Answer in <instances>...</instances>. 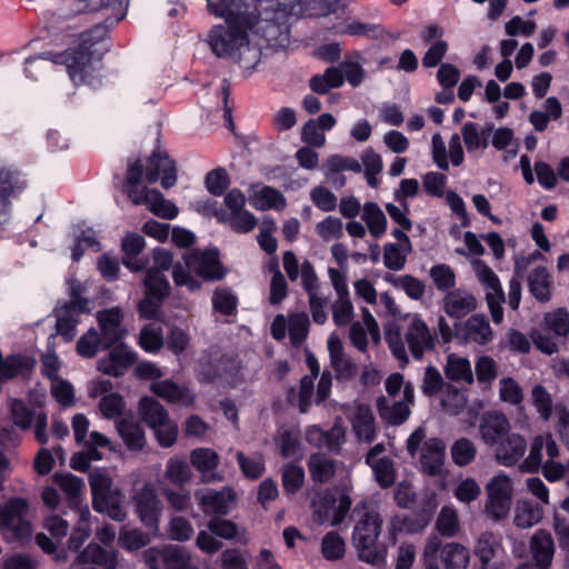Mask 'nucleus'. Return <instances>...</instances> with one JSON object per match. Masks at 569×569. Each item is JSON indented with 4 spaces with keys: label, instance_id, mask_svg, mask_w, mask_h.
<instances>
[{
    "label": "nucleus",
    "instance_id": "1",
    "mask_svg": "<svg viewBox=\"0 0 569 569\" xmlns=\"http://www.w3.org/2000/svg\"><path fill=\"white\" fill-rule=\"evenodd\" d=\"M106 36L107 29L103 26H96L90 31L80 34L77 48H69L57 53L44 51L39 57L42 60L66 66L69 78L76 86L87 84L96 88L101 84L99 69L106 49L100 47Z\"/></svg>",
    "mask_w": 569,
    "mask_h": 569
},
{
    "label": "nucleus",
    "instance_id": "2",
    "mask_svg": "<svg viewBox=\"0 0 569 569\" xmlns=\"http://www.w3.org/2000/svg\"><path fill=\"white\" fill-rule=\"evenodd\" d=\"M207 43L217 58L229 59L240 66L244 77H249L261 59V46L249 40V29L227 23L213 26Z\"/></svg>",
    "mask_w": 569,
    "mask_h": 569
},
{
    "label": "nucleus",
    "instance_id": "3",
    "mask_svg": "<svg viewBox=\"0 0 569 569\" xmlns=\"http://www.w3.org/2000/svg\"><path fill=\"white\" fill-rule=\"evenodd\" d=\"M352 518L356 521L352 541L359 558L375 567H385L387 548L378 543L383 523L378 503L369 499L360 500L352 510Z\"/></svg>",
    "mask_w": 569,
    "mask_h": 569
},
{
    "label": "nucleus",
    "instance_id": "4",
    "mask_svg": "<svg viewBox=\"0 0 569 569\" xmlns=\"http://www.w3.org/2000/svg\"><path fill=\"white\" fill-rule=\"evenodd\" d=\"M385 339L391 353L405 367L409 362L406 343L412 357L420 360L423 355L436 346L437 336L427 322L417 313L406 318L403 333L397 327H389L385 331Z\"/></svg>",
    "mask_w": 569,
    "mask_h": 569
},
{
    "label": "nucleus",
    "instance_id": "5",
    "mask_svg": "<svg viewBox=\"0 0 569 569\" xmlns=\"http://www.w3.org/2000/svg\"><path fill=\"white\" fill-rule=\"evenodd\" d=\"M218 281L226 276V269L220 261L217 249L192 250L183 256V263L178 262L172 267V278L177 287H186L189 291L201 289V281Z\"/></svg>",
    "mask_w": 569,
    "mask_h": 569
},
{
    "label": "nucleus",
    "instance_id": "6",
    "mask_svg": "<svg viewBox=\"0 0 569 569\" xmlns=\"http://www.w3.org/2000/svg\"><path fill=\"white\" fill-rule=\"evenodd\" d=\"M293 7L283 3L266 7L258 11L253 28L249 29L259 37L266 47L283 49L289 44L290 24L293 19Z\"/></svg>",
    "mask_w": 569,
    "mask_h": 569
},
{
    "label": "nucleus",
    "instance_id": "7",
    "mask_svg": "<svg viewBox=\"0 0 569 569\" xmlns=\"http://www.w3.org/2000/svg\"><path fill=\"white\" fill-rule=\"evenodd\" d=\"M142 178L143 167L140 159L129 161L123 191L132 203L146 204L152 213L163 219L176 218L179 210L174 203L164 199L160 191L141 186Z\"/></svg>",
    "mask_w": 569,
    "mask_h": 569
},
{
    "label": "nucleus",
    "instance_id": "8",
    "mask_svg": "<svg viewBox=\"0 0 569 569\" xmlns=\"http://www.w3.org/2000/svg\"><path fill=\"white\" fill-rule=\"evenodd\" d=\"M0 533L8 543L16 546L31 540L33 528L26 499L13 497L0 506Z\"/></svg>",
    "mask_w": 569,
    "mask_h": 569
},
{
    "label": "nucleus",
    "instance_id": "9",
    "mask_svg": "<svg viewBox=\"0 0 569 569\" xmlns=\"http://www.w3.org/2000/svg\"><path fill=\"white\" fill-rule=\"evenodd\" d=\"M543 254L535 250L527 256L515 258L513 271L517 278L527 279L529 292L540 302L551 299V276L545 266L536 264Z\"/></svg>",
    "mask_w": 569,
    "mask_h": 569
},
{
    "label": "nucleus",
    "instance_id": "10",
    "mask_svg": "<svg viewBox=\"0 0 569 569\" xmlns=\"http://www.w3.org/2000/svg\"><path fill=\"white\" fill-rule=\"evenodd\" d=\"M260 0H209V12L224 23L252 29Z\"/></svg>",
    "mask_w": 569,
    "mask_h": 569
},
{
    "label": "nucleus",
    "instance_id": "11",
    "mask_svg": "<svg viewBox=\"0 0 569 569\" xmlns=\"http://www.w3.org/2000/svg\"><path fill=\"white\" fill-rule=\"evenodd\" d=\"M542 331L533 338L536 347L546 355L558 351V342L569 333V312L566 308H557L547 312L541 323Z\"/></svg>",
    "mask_w": 569,
    "mask_h": 569
},
{
    "label": "nucleus",
    "instance_id": "12",
    "mask_svg": "<svg viewBox=\"0 0 569 569\" xmlns=\"http://www.w3.org/2000/svg\"><path fill=\"white\" fill-rule=\"evenodd\" d=\"M27 187V180L19 170L0 164V232L4 231L11 221L12 200Z\"/></svg>",
    "mask_w": 569,
    "mask_h": 569
},
{
    "label": "nucleus",
    "instance_id": "13",
    "mask_svg": "<svg viewBox=\"0 0 569 569\" xmlns=\"http://www.w3.org/2000/svg\"><path fill=\"white\" fill-rule=\"evenodd\" d=\"M240 362L231 356L206 355L200 358L197 376L201 382L224 380L233 382L240 373Z\"/></svg>",
    "mask_w": 569,
    "mask_h": 569
},
{
    "label": "nucleus",
    "instance_id": "14",
    "mask_svg": "<svg viewBox=\"0 0 569 569\" xmlns=\"http://www.w3.org/2000/svg\"><path fill=\"white\" fill-rule=\"evenodd\" d=\"M471 264L478 280L487 289L486 300L493 322L501 323L503 320L502 303L506 301V297L498 276L478 258L473 259Z\"/></svg>",
    "mask_w": 569,
    "mask_h": 569
},
{
    "label": "nucleus",
    "instance_id": "15",
    "mask_svg": "<svg viewBox=\"0 0 569 569\" xmlns=\"http://www.w3.org/2000/svg\"><path fill=\"white\" fill-rule=\"evenodd\" d=\"M328 276L336 292V300L331 306L332 320L338 327L351 323L355 309L350 298V292L345 272L329 268Z\"/></svg>",
    "mask_w": 569,
    "mask_h": 569
},
{
    "label": "nucleus",
    "instance_id": "16",
    "mask_svg": "<svg viewBox=\"0 0 569 569\" xmlns=\"http://www.w3.org/2000/svg\"><path fill=\"white\" fill-rule=\"evenodd\" d=\"M415 389L412 383L407 382L402 390L401 398L377 399V409L382 420L392 426L402 425L410 416V406L413 403Z\"/></svg>",
    "mask_w": 569,
    "mask_h": 569
},
{
    "label": "nucleus",
    "instance_id": "17",
    "mask_svg": "<svg viewBox=\"0 0 569 569\" xmlns=\"http://www.w3.org/2000/svg\"><path fill=\"white\" fill-rule=\"evenodd\" d=\"M10 410L13 423L17 427L28 429L33 426L36 439L40 443L48 442L47 415L42 409L28 406L22 400L13 399L11 400Z\"/></svg>",
    "mask_w": 569,
    "mask_h": 569
},
{
    "label": "nucleus",
    "instance_id": "18",
    "mask_svg": "<svg viewBox=\"0 0 569 569\" xmlns=\"http://www.w3.org/2000/svg\"><path fill=\"white\" fill-rule=\"evenodd\" d=\"M136 509L141 522L153 531L159 529V517L162 503L152 483H146L133 496Z\"/></svg>",
    "mask_w": 569,
    "mask_h": 569
},
{
    "label": "nucleus",
    "instance_id": "19",
    "mask_svg": "<svg viewBox=\"0 0 569 569\" xmlns=\"http://www.w3.org/2000/svg\"><path fill=\"white\" fill-rule=\"evenodd\" d=\"M455 337L462 343L485 346L493 340V330L483 315H472L456 326Z\"/></svg>",
    "mask_w": 569,
    "mask_h": 569
},
{
    "label": "nucleus",
    "instance_id": "20",
    "mask_svg": "<svg viewBox=\"0 0 569 569\" xmlns=\"http://www.w3.org/2000/svg\"><path fill=\"white\" fill-rule=\"evenodd\" d=\"M89 301L83 298L73 297V299L57 310L56 330L66 342H70L77 335V323L80 313L88 310Z\"/></svg>",
    "mask_w": 569,
    "mask_h": 569
},
{
    "label": "nucleus",
    "instance_id": "21",
    "mask_svg": "<svg viewBox=\"0 0 569 569\" xmlns=\"http://www.w3.org/2000/svg\"><path fill=\"white\" fill-rule=\"evenodd\" d=\"M160 174H162L161 186L164 189H169L176 184L177 168L174 161L161 150H156L148 159L144 178L148 183H154Z\"/></svg>",
    "mask_w": 569,
    "mask_h": 569
},
{
    "label": "nucleus",
    "instance_id": "22",
    "mask_svg": "<svg viewBox=\"0 0 569 569\" xmlns=\"http://www.w3.org/2000/svg\"><path fill=\"white\" fill-rule=\"evenodd\" d=\"M97 320L106 349L112 348L127 335V330L122 325L123 313L119 307L99 311Z\"/></svg>",
    "mask_w": 569,
    "mask_h": 569
},
{
    "label": "nucleus",
    "instance_id": "23",
    "mask_svg": "<svg viewBox=\"0 0 569 569\" xmlns=\"http://www.w3.org/2000/svg\"><path fill=\"white\" fill-rule=\"evenodd\" d=\"M543 450L547 460H555L559 457V446L550 433L538 435L532 439L529 455L520 466L521 470L525 472H537L541 467Z\"/></svg>",
    "mask_w": 569,
    "mask_h": 569
},
{
    "label": "nucleus",
    "instance_id": "24",
    "mask_svg": "<svg viewBox=\"0 0 569 569\" xmlns=\"http://www.w3.org/2000/svg\"><path fill=\"white\" fill-rule=\"evenodd\" d=\"M196 498L204 513L226 515L236 500V492L230 487H224L219 491L200 489L196 491Z\"/></svg>",
    "mask_w": 569,
    "mask_h": 569
},
{
    "label": "nucleus",
    "instance_id": "25",
    "mask_svg": "<svg viewBox=\"0 0 569 569\" xmlns=\"http://www.w3.org/2000/svg\"><path fill=\"white\" fill-rule=\"evenodd\" d=\"M361 169L362 164L357 159L340 154H332L322 163V171L327 182L337 190L346 184L343 171L359 173Z\"/></svg>",
    "mask_w": 569,
    "mask_h": 569
},
{
    "label": "nucleus",
    "instance_id": "26",
    "mask_svg": "<svg viewBox=\"0 0 569 569\" xmlns=\"http://www.w3.org/2000/svg\"><path fill=\"white\" fill-rule=\"evenodd\" d=\"M137 359V353L123 343L113 346L109 355L98 362V369L109 376L119 377L131 367Z\"/></svg>",
    "mask_w": 569,
    "mask_h": 569
},
{
    "label": "nucleus",
    "instance_id": "27",
    "mask_svg": "<svg viewBox=\"0 0 569 569\" xmlns=\"http://www.w3.org/2000/svg\"><path fill=\"white\" fill-rule=\"evenodd\" d=\"M479 432L483 442L493 447L510 433V422L501 412H487L481 418Z\"/></svg>",
    "mask_w": 569,
    "mask_h": 569
},
{
    "label": "nucleus",
    "instance_id": "28",
    "mask_svg": "<svg viewBox=\"0 0 569 569\" xmlns=\"http://www.w3.org/2000/svg\"><path fill=\"white\" fill-rule=\"evenodd\" d=\"M151 391L164 401L181 407H191L196 399L188 386L176 383L170 379L153 382Z\"/></svg>",
    "mask_w": 569,
    "mask_h": 569
},
{
    "label": "nucleus",
    "instance_id": "29",
    "mask_svg": "<svg viewBox=\"0 0 569 569\" xmlns=\"http://www.w3.org/2000/svg\"><path fill=\"white\" fill-rule=\"evenodd\" d=\"M495 447L496 460L505 467H512L523 457L527 449V441L521 435L510 432Z\"/></svg>",
    "mask_w": 569,
    "mask_h": 569
},
{
    "label": "nucleus",
    "instance_id": "30",
    "mask_svg": "<svg viewBox=\"0 0 569 569\" xmlns=\"http://www.w3.org/2000/svg\"><path fill=\"white\" fill-rule=\"evenodd\" d=\"M327 345L330 365L335 371L336 379L339 381L351 380L356 376L357 366L350 358L345 356L341 340L336 336H330Z\"/></svg>",
    "mask_w": 569,
    "mask_h": 569
},
{
    "label": "nucleus",
    "instance_id": "31",
    "mask_svg": "<svg viewBox=\"0 0 569 569\" xmlns=\"http://www.w3.org/2000/svg\"><path fill=\"white\" fill-rule=\"evenodd\" d=\"M530 552L537 569H549L555 555L551 533L543 529L536 531L530 540Z\"/></svg>",
    "mask_w": 569,
    "mask_h": 569
},
{
    "label": "nucleus",
    "instance_id": "32",
    "mask_svg": "<svg viewBox=\"0 0 569 569\" xmlns=\"http://www.w3.org/2000/svg\"><path fill=\"white\" fill-rule=\"evenodd\" d=\"M445 443L439 438L426 440L421 447L420 465L425 473L438 476L445 462Z\"/></svg>",
    "mask_w": 569,
    "mask_h": 569
},
{
    "label": "nucleus",
    "instance_id": "33",
    "mask_svg": "<svg viewBox=\"0 0 569 569\" xmlns=\"http://www.w3.org/2000/svg\"><path fill=\"white\" fill-rule=\"evenodd\" d=\"M442 307L449 317L462 318L476 310L477 299L470 291L459 288L445 296Z\"/></svg>",
    "mask_w": 569,
    "mask_h": 569
},
{
    "label": "nucleus",
    "instance_id": "34",
    "mask_svg": "<svg viewBox=\"0 0 569 569\" xmlns=\"http://www.w3.org/2000/svg\"><path fill=\"white\" fill-rule=\"evenodd\" d=\"M92 492V505L94 509H101V502L114 501L121 491L113 487L112 479L103 470H96L89 477Z\"/></svg>",
    "mask_w": 569,
    "mask_h": 569
},
{
    "label": "nucleus",
    "instance_id": "35",
    "mask_svg": "<svg viewBox=\"0 0 569 569\" xmlns=\"http://www.w3.org/2000/svg\"><path fill=\"white\" fill-rule=\"evenodd\" d=\"M79 565L94 563L102 569H116L118 566L117 553L107 551L97 543H89L78 556Z\"/></svg>",
    "mask_w": 569,
    "mask_h": 569
},
{
    "label": "nucleus",
    "instance_id": "36",
    "mask_svg": "<svg viewBox=\"0 0 569 569\" xmlns=\"http://www.w3.org/2000/svg\"><path fill=\"white\" fill-rule=\"evenodd\" d=\"M351 426L355 435L361 441L370 443L376 438V423L373 415L369 407H357L352 418Z\"/></svg>",
    "mask_w": 569,
    "mask_h": 569
},
{
    "label": "nucleus",
    "instance_id": "37",
    "mask_svg": "<svg viewBox=\"0 0 569 569\" xmlns=\"http://www.w3.org/2000/svg\"><path fill=\"white\" fill-rule=\"evenodd\" d=\"M128 0H64L59 9L60 18H70L73 14L93 11L99 7H122Z\"/></svg>",
    "mask_w": 569,
    "mask_h": 569
},
{
    "label": "nucleus",
    "instance_id": "38",
    "mask_svg": "<svg viewBox=\"0 0 569 569\" xmlns=\"http://www.w3.org/2000/svg\"><path fill=\"white\" fill-rule=\"evenodd\" d=\"M117 430L130 451H141L146 445L142 426L131 419L123 418L117 423Z\"/></svg>",
    "mask_w": 569,
    "mask_h": 569
},
{
    "label": "nucleus",
    "instance_id": "39",
    "mask_svg": "<svg viewBox=\"0 0 569 569\" xmlns=\"http://www.w3.org/2000/svg\"><path fill=\"white\" fill-rule=\"evenodd\" d=\"M250 203L257 210H282L286 207V199L279 190L262 186L250 196Z\"/></svg>",
    "mask_w": 569,
    "mask_h": 569
},
{
    "label": "nucleus",
    "instance_id": "40",
    "mask_svg": "<svg viewBox=\"0 0 569 569\" xmlns=\"http://www.w3.org/2000/svg\"><path fill=\"white\" fill-rule=\"evenodd\" d=\"M443 569H468L469 550L460 543L449 542L439 549Z\"/></svg>",
    "mask_w": 569,
    "mask_h": 569
},
{
    "label": "nucleus",
    "instance_id": "41",
    "mask_svg": "<svg viewBox=\"0 0 569 569\" xmlns=\"http://www.w3.org/2000/svg\"><path fill=\"white\" fill-rule=\"evenodd\" d=\"M343 84L342 71L337 67H329L323 73L313 74L309 80V88L316 94H327L331 89Z\"/></svg>",
    "mask_w": 569,
    "mask_h": 569
},
{
    "label": "nucleus",
    "instance_id": "42",
    "mask_svg": "<svg viewBox=\"0 0 569 569\" xmlns=\"http://www.w3.org/2000/svg\"><path fill=\"white\" fill-rule=\"evenodd\" d=\"M443 370L447 379L451 381L468 385L473 382L471 363L466 357L457 356L455 353L449 355Z\"/></svg>",
    "mask_w": 569,
    "mask_h": 569
},
{
    "label": "nucleus",
    "instance_id": "43",
    "mask_svg": "<svg viewBox=\"0 0 569 569\" xmlns=\"http://www.w3.org/2000/svg\"><path fill=\"white\" fill-rule=\"evenodd\" d=\"M143 284L146 295L157 301H162L170 295V283L161 270L148 269Z\"/></svg>",
    "mask_w": 569,
    "mask_h": 569
},
{
    "label": "nucleus",
    "instance_id": "44",
    "mask_svg": "<svg viewBox=\"0 0 569 569\" xmlns=\"http://www.w3.org/2000/svg\"><path fill=\"white\" fill-rule=\"evenodd\" d=\"M543 516V508L530 500L518 501L515 510V525L519 528H531L540 520Z\"/></svg>",
    "mask_w": 569,
    "mask_h": 569
},
{
    "label": "nucleus",
    "instance_id": "45",
    "mask_svg": "<svg viewBox=\"0 0 569 569\" xmlns=\"http://www.w3.org/2000/svg\"><path fill=\"white\" fill-rule=\"evenodd\" d=\"M342 436V430L336 427L332 428L329 432L323 431L318 426H310L306 430V440L310 445L317 448H327L330 451H333L338 448V439Z\"/></svg>",
    "mask_w": 569,
    "mask_h": 569
},
{
    "label": "nucleus",
    "instance_id": "46",
    "mask_svg": "<svg viewBox=\"0 0 569 569\" xmlns=\"http://www.w3.org/2000/svg\"><path fill=\"white\" fill-rule=\"evenodd\" d=\"M121 248L127 256L122 259L123 266L132 271L142 270L144 263L133 261L132 258H136L143 250L144 238L138 233H129L122 239Z\"/></svg>",
    "mask_w": 569,
    "mask_h": 569
},
{
    "label": "nucleus",
    "instance_id": "47",
    "mask_svg": "<svg viewBox=\"0 0 569 569\" xmlns=\"http://www.w3.org/2000/svg\"><path fill=\"white\" fill-rule=\"evenodd\" d=\"M308 468L312 480L320 483L329 481L336 471L333 461L322 453L311 455Z\"/></svg>",
    "mask_w": 569,
    "mask_h": 569
},
{
    "label": "nucleus",
    "instance_id": "48",
    "mask_svg": "<svg viewBox=\"0 0 569 569\" xmlns=\"http://www.w3.org/2000/svg\"><path fill=\"white\" fill-rule=\"evenodd\" d=\"M491 130L492 126H487L486 129L479 131L475 122H466L461 133L468 152L486 149L488 146L487 138Z\"/></svg>",
    "mask_w": 569,
    "mask_h": 569
},
{
    "label": "nucleus",
    "instance_id": "49",
    "mask_svg": "<svg viewBox=\"0 0 569 569\" xmlns=\"http://www.w3.org/2000/svg\"><path fill=\"white\" fill-rule=\"evenodd\" d=\"M163 567L164 569H197L191 562L188 549L177 545L164 546Z\"/></svg>",
    "mask_w": 569,
    "mask_h": 569
},
{
    "label": "nucleus",
    "instance_id": "50",
    "mask_svg": "<svg viewBox=\"0 0 569 569\" xmlns=\"http://www.w3.org/2000/svg\"><path fill=\"white\" fill-rule=\"evenodd\" d=\"M139 412L142 420L150 427L163 422L169 418L163 406L151 397H143L139 402Z\"/></svg>",
    "mask_w": 569,
    "mask_h": 569
},
{
    "label": "nucleus",
    "instance_id": "51",
    "mask_svg": "<svg viewBox=\"0 0 569 569\" xmlns=\"http://www.w3.org/2000/svg\"><path fill=\"white\" fill-rule=\"evenodd\" d=\"M362 219L375 238H379L386 232L387 218L377 203L368 202L365 204Z\"/></svg>",
    "mask_w": 569,
    "mask_h": 569
},
{
    "label": "nucleus",
    "instance_id": "52",
    "mask_svg": "<svg viewBox=\"0 0 569 569\" xmlns=\"http://www.w3.org/2000/svg\"><path fill=\"white\" fill-rule=\"evenodd\" d=\"M211 302L216 312L223 316H232L237 311L238 297L231 289L220 287L213 291Z\"/></svg>",
    "mask_w": 569,
    "mask_h": 569
},
{
    "label": "nucleus",
    "instance_id": "53",
    "mask_svg": "<svg viewBox=\"0 0 569 569\" xmlns=\"http://www.w3.org/2000/svg\"><path fill=\"white\" fill-rule=\"evenodd\" d=\"M321 553L328 561H337L345 557L346 542L337 531L327 532L321 540Z\"/></svg>",
    "mask_w": 569,
    "mask_h": 569
},
{
    "label": "nucleus",
    "instance_id": "54",
    "mask_svg": "<svg viewBox=\"0 0 569 569\" xmlns=\"http://www.w3.org/2000/svg\"><path fill=\"white\" fill-rule=\"evenodd\" d=\"M440 402L447 413L458 415L467 406V397L465 391L448 383L441 391Z\"/></svg>",
    "mask_w": 569,
    "mask_h": 569
},
{
    "label": "nucleus",
    "instance_id": "55",
    "mask_svg": "<svg viewBox=\"0 0 569 569\" xmlns=\"http://www.w3.org/2000/svg\"><path fill=\"white\" fill-rule=\"evenodd\" d=\"M309 332V317L306 312L292 313L288 319V333L293 347H300Z\"/></svg>",
    "mask_w": 569,
    "mask_h": 569
},
{
    "label": "nucleus",
    "instance_id": "56",
    "mask_svg": "<svg viewBox=\"0 0 569 569\" xmlns=\"http://www.w3.org/2000/svg\"><path fill=\"white\" fill-rule=\"evenodd\" d=\"M335 498L332 495L323 492L318 493L311 501L312 519L319 525L331 523Z\"/></svg>",
    "mask_w": 569,
    "mask_h": 569
},
{
    "label": "nucleus",
    "instance_id": "57",
    "mask_svg": "<svg viewBox=\"0 0 569 569\" xmlns=\"http://www.w3.org/2000/svg\"><path fill=\"white\" fill-rule=\"evenodd\" d=\"M139 345L147 352H158L163 347V331L159 325L144 326L139 335Z\"/></svg>",
    "mask_w": 569,
    "mask_h": 569
},
{
    "label": "nucleus",
    "instance_id": "58",
    "mask_svg": "<svg viewBox=\"0 0 569 569\" xmlns=\"http://www.w3.org/2000/svg\"><path fill=\"white\" fill-rule=\"evenodd\" d=\"M191 465L201 473L216 469L219 465V455L210 448H198L190 453Z\"/></svg>",
    "mask_w": 569,
    "mask_h": 569
},
{
    "label": "nucleus",
    "instance_id": "59",
    "mask_svg": "<svg viewBox=\"0 0 569 569\" xmlns=\"http://www.w3.org/2000/svg\"><path fill=\"white\" fill-rule=\"evenodd\" d=\"M150 536L139 529L122 528L119 533V546L127 551H136L150 542Z\"/></svg>",
    "mask_w": 569,
    "mask_h": 569
},
{
    "label": "nucleus",
    "instance_id": "60",
    "mask_svg": "<svg viewBox=\"0 0 569 569\" xmlns=\"http://www.w3.org/2000/svg\"><path fill=\"white\" fill-rule=\"evenodd\" d=\"M411 251H407L406 247L389 242L383 247V264L392 271H400L405 268L407 257Z\"/></svg>",
    "mask_w": 569,
    "mask_h": 569
},
{
    "label": "nucleus",
    "instance_id": "61",
    "mask_svg": "<svg viewBox=\"0 0 569 569\" xmlns=\"http://www.w3.org/2000/svg\"><path fill=\"white\" fill-rule=\"evenodd\" d=\"M280 455L284 459H300L302 457L301 445L296 432L283 430L277 438Z\"/></svg>",
    "mask_w": 569,
    "mask_h": 569
},
{
    "label": "nucleus",
    "instance_id": "62",
    "mask_svg": "<svg viewBox=\"0 0 569 569\" xmlns=\"http://www.w3.org/2000/svg\"><path fill=\"white\" fill-rule=\"evenodd\" d=\"M237 233H248L252 231L257 224V218L248 210L229 213L226 218H221Z\"/></svg>",
    "mask_w": 569,
    "mask_h": 569
},
{
    "label": "nucleus",
    "instance_id": "63",
    "mask_svg": "<svg viewBox=\"0 0 569 569\" xmlns=\"http://www.w3.org/2000/svg\"><path fill=\"white\" fill-rule=\"evenodd\" d=\"M477 449L473 442L467 438L456 440L451 447V457L457 466L463 467L476 458Z\"/></svg>",
    "mask_w": 569,
    "mask_h": 569
},
{
    "label": "nucleus",
    "instance_id": "64",
    "mask_svg": "<svg viewBox=\"0 0 569 569\" xmlns=\"http://www.w3.org/2000/svg\"><path fill=\"white\" fill-rule=\"evenodd\" d=\"M436 527L441 536H456L459 531V519L455 508L443 507L437 518Z\"/></svg>",
    "mask_w": 569,
    "mask_h": 569
}]
</instances>
